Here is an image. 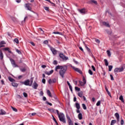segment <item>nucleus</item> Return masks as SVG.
<instances>
[{
  "instance_id": "37",
  "label": "nucleus",
  "mask_w": 125,
  "mask_h": 125,
  "mask_svg": "<svg viewBox=\"0 0 125 125\" xmlns=\"http://www.w3.org/2000/svg\"><path fill=\"white\" fill-rule=\"evenodd\" d=\"M83 91H81L78 93V96H79V97H83Z\"/></svg>"
},
{
  "instance_id": "15",
  "label": "nucleus",
  "mask_w": 125,
  "mask_h": 125,
  "mask_svg": "<svg viewBox=\"0 0 125 125\" xmlns=\"http://www.w3.org/2000/svg\"><path fill=\"white\" fill-rule=\"evenodd\" d=\"M103 24L104 26H105V27H108V28H110V27H111V26L110 25V24H109V23H108L106 21H103Z\"/></svg>"
},
{
  "instance_id": "16",
  "label": "nucleus",
  "mask_w": 125,
  "mask_h": 125,
  "mask_svg": "<svg viewBox=\"0 0 125 125\" xmlns=\"http://www.w3.org/2000/svg\"><path fill=\"white\" fill-rule=\"evenodd\" d=\"M53 72H54L53 70H51L49 71H45V75H47L48 76H50V75H51V74H52Z\"/></svg>"
},
{
  "instance_id": "52",
  "label": "nucleus",
  "mask_w": 125,
  "mask_h": 125,
  "mask_svg": "<svg viewBox=\"0 0 125 125\" xmlns=\"http://www.w3.org/2000/svg\"><path fill=\"white\" fill-rule=\"evenodd\" d=\"M29 43H30V44H31V45H33V46H35V45H36L35 44V43L33 42H30Z\"/></svg>"
},
{
  "instance_id": "44",
  "label": "nucleus",
  "mask_w": 125,
  "mask_h": 125,
  "mask_svg": "<svg viewBox=\"0 0 125 125\" xmlns=\"http://www.w3.org/2000/svg\"><path fill=\"white\" fill-rule=\"evenodd\" d=\"M75 90H77V91H80L81 90V88H79L77 86L75 87Z\"/></svg>"
},
{
  "instance_id": "14",
  "label": "nucleus",
  "mask_w": 125,
  "mask_h": 125,
  "mask_svg": "<svg viewBox=\"0 0 125 125\" xmlns=\"http://www.w3.org/2000/svg\"><path fill=\"white\" fill-rule=\"evenodd\" d=\"M52 34H54V35H60L61 36H65L64 34H62V32L59 31H55L52 33Z\"/></svg>"
},
{
  "instance_id": "45",
  "label": "nucleus",
  "mask_w": 125,
  "mask_h": 125,
  "mask_svg": "<svg viewBox=\"0 0 125 125\" xmlns=\"http://www.w3.org/2000/svg\"><path fill=\"white\" fill-rule=\"evenodd\" d=\"M73 62H74V63L76 64V65H78V64H79V62L76 61V59H73Z\"/></svg>"
},
{
  "instance_id": "40",
  "label": "nucleus",
  "mask_w": 125,
  "mask_h": 125,
  "mask_svg": "<svg viewBox=\"0 0 125 125\" xmlns=\"http://www.w3.org/2000/svg\"><path fill=\"white\" fill-rule=\"evenodd\" d=\"M82 106H83V109H84V110H86V106L85 105V104H83Z\"/></svg>"
},
{
  "instance_id": "49",
  "label": "nucleus",
  "mask_w": 125,
  "mask_h": 125,
  "mask_svg": "<svg viewBox=\"0 0 125 125\" xmlns=\"http://www.w3.org/2000/svg\"><path fill=\"white\" fill-rule=\"evenodd\" d=\"M91 68H92L93 71H96V69L95 68V66H94V65H91Z\"/></svg>"
},
{
  "instance_id": "31",
  "label": "nucleus",
  "mask_w": 125,
  "mask_h": 125,
  "mask_svg": "<svg viewBox=\"0 0 125 125\" xmlns=\"http://www.w3.org/2000/svg\"><path fill=\"white\" fill-rule=\"evenodd\" d=\"M120 100H121V101H122V102H123L124 103V102H125V101L124 100V98L123 97L122 95H121L120 98H119Z\"/></svg>"
},
{
  "instance_id": "30",
  "label": "nucleus",
  "mask_w": 125,
  "mask_h": 125,
  "mask_svg": "<svg viewBox=\"0 0 125 125\" xmlns=\"http://www.w3.org/2000/svg\"><path fill=\"white\" fill-rule=\"evenodd\" d=\"M1 50H3V51H8V50H9V48L8 47L3 48L1 49Z\"/></svg>"
},
{
  "instance_id": "61",
  "label": "nucleus",
  "mask_w": 125,
  "mask_h": 125,
  "mask_svg": "<svg viewBox=\"0 0 125 125\" xmlns=\"http://www.w3.org/2000/svg\"><path fill=\"white\" fill-rule=\"evenodd\" d=\"M106 92H107L108 95H109V96H110V97H111V93H110V91H106Z\"/></svg>"
},
{
  "instance_id": "56",
  "label": "nucleus",
  "mask_w": 125,
  "mask_h": 125,
  "mask_svg": "<svg viewBox=\"0 0 125 125\" xmlns=\"http://www.w3.org/2000/svg\"><path fill=\"white\" fill-rule=\"evenodd\" d=\"M79 49H80V50H81V51H82V52H84V51H83V47L82 46H80L79 47Z\"/></svg>"
},
{
  "instance_id": "27",
  "label": "nucleus",
  "mask_w": 125,
  "mask_h": 125,
  "mask_svg": "<svg viewBox=\"0 0 125 125\" xmlns=\"http://www.w3.org/2000/svg\"><path fill=\"white\" fill-rule=\"evenodd\" d=\"M78 119L79 120H83V114L82 113H79L78 114Z\"/></svg>"
},
{
  "instance_id": "41",
  "label": "nucleus",
  "mask_w": 125,
  "mask_h": 125,
  "mask_svg": "<svg viewBox=\"0 0 125 125\" xmlns=\"http://www.w3.org/2000/svg\"><path fill=\"white\" fill-rule=\"evenodd\" d=\"M88 73L90 75H91V76H92V75H93V72H92L91 69H89Z\"/></svg>"
},
{
  "instance_id": "39",
  "label": "nucleus",
  "mask_w": 125,
  "mask_h": 125,
  "mask_svg": "<svg viewBox=\"0 0 125 125\" xmlns=\"http://www.w3.org/2000/svg\"><path fill=\"white\" fill-rule=\"evenodd\" d=\"M16 52H17V53H18L19 54H21V50H20L19 49H16Z\"/></svg>"
},
{
  "instance_id": "28",
  "label": "nucleus",
  "mask_w": 125,
  "mask_h": 125,
  "mask_svg": "<svg viewBox=\"0 0 125 125\" xmlns=\"http://www.w3.org/2000/svg\"><path fill=\"white\" fill-rule=\"evenodd\" d=\"M68 124L69 125H73V122L71 120V118L70 117L68 118Z\"/></svg>"
},
{
  "instance_id": "6",
  "label": "nucleus",
  "mask_w": 125,
  "mask_h": 125,
  "mask_svg": "<svg viewBox=\"0 0 125 125\" xmlns=\"http://www.w3.org/2000/svg\"><path fill=\"white\" fill-rule=\"evenodd\" d=\"M9 60L10 61H11V63L13 66V67H14V68H16L17 67H18V65L16 64V62H15V61H14V60H13V59L9 57Z\"/></svg>"
},
{
  "instance_id": "62",
  "label": "nucleus",
  "mask_w": 125,
  "mask_h": 125,
  "mask_svg": "<svg viewBox=\"0 0 125 125\" xmlns=\"http://www.w3.org/2000/svg\"><path fill=\"white\" fill-rule=\"evenodd\" d=\"M124 120L122 119L121 121V125H124Z\"/></svg>"
},
{
  "instance_id": "1",
  "label": "nucleus",
  "mask_w": 125,
  "mask_h": 125,
  "mask_svg": "<svg viewBox=\"0 0 125 125\" xmlns=\"http://www.w3.org/2000/svg\"><path fill=\"white\" fill-rule=\"evenodd\" d=\"M68 65L66 64H64L63 65H58L55 67V71H57V70H60L59 71V74L61 77H62V78L63 79L64 78V75H65V73H66Z\"/></svg>"
},
{
  "instance_id": "29",
  "label": "nucleus",
  "mask_w": 125,
  "mask_h": 125,
  "mask_svg": "<svg viewBox=\"0 0 125 125\" xmlns=\"http://www.w3.org/2000/svg\"><path fill=\"white\" fill-rule=\"evenodd\" d=\"M116 123H117V121L115 120H112L111 122L110 125H114V124H116Z\"/></svg>"
},
{
  "instance_id": "51",
  "label": "nucleus",
  "mask_w": 125,
  "mask_h": 125,
  "mask_svg": "<svg viewBox=\"0 0 125 125\" xmlns=\"http://www.w3.org/2000/svg\"><path fill=\"white\" fill-rule=\"evenodd\" d=\"M11 108L13 111H14V112H17V109L15 108V107H13V106H11Z\"/></svg>"
},
{
  "instance_id": "3",
  "label": "nucleus",
  "mask_w": 125,
  "mask_h": 125,
  "mask_svg": "<svg viewBox=\"0 0 125 125\" xmlns=\"http://www.w3.org/2000/svg\"><path fill=\"white\" fill-rule=\"evenodd\" d=\"M50 110H51L52 112H53V113H57L60 122H62L63 124H66V119H65V115H64V114H63V113H59V111L58 110H55L53 109Z\"/></svg>"
},
{
  "instance_id": "7",
  "label": "nucleus",
  "mask_w": 125,
  "mask_h": 125,
  "mask_svg": "<svg viewBox=\"0 0 125 125\" xmlns=\"http://www.w3.org/2000/svg\"><path fill=\"white\" fill-rule=\"evenodd\" d=\"M78 12L82 15H84L86 14V9H85V8H84L82 9H78Z\"/></svg>"
},
{
  "instance_id": "23",
  "label": "nucleus",
  "mask_w": 125,
  "mask_h": 125,
  "mask_svg": "<svg viewBox=\"0 0 125 125\" xmlns=\"http://www.w3.org/2000/svg\"><path fill=\"white\" fill-rule=\"evenodd\" d=\"M47 94L50 97H52V95L51 94V92L49 90H47Z\"/></svg>"
},
{
  "instance_id": "55",
  "label": "nucleus",
  "mask_w": 125,
  "mask_h": 125,
  "mask_svg": "<svg viewBox=\"0 0 125 125\" xmlns=\"http://www.w3.org/2000/svg\"><path fill=\"white\" fill-rule=\"evenodd\" d=\"M23 96H24L25 97H28V94H27V93H26V92H23Z\"/></svg>"
},
{
  "instance_id": "50",
  "label": "nucleus",
  "mask_w": 125,
  "mask_h": 125,
  "mask_svg": "<svg viewBox=\"0 0 125 125\" xmlns=\"http://www.w3.org/2000/svg\"><path fill=\"white\" fill-rule=\"evenodd\" d=\"M91 2L94 3V4H97V1L95 0H91Z\"/></svg>"
},
{
  "instance_id": "60",
  "label": "nucleus",
  "mask_w": 125,
  "mask_h": 125,
  "mask_svg": "<svg viewBox=\"0 0 125 125\" xmlns=\"http://www.w3.org/2000/svg\"><path fill=\"white\" fill-rule=\"evenodd\" d=\"M42 68L43 69H44L45 68H46V65H44V64H42V66H41Z\"/></svg>"
},
{
  "instance_id": "48",
  "label": "nucleus",
  "mask_w": 125,
  "mask_h": 125,
  "mask_svg": "<svg viewBox=\"0 0 125 125\" xmlns=\"http://www.w3.org/2000/svg\"><path fill=\"white\" fill-rule=\"evenodd\" d=\"M43 43H44V44H48V41L47 40H45L43 41Z\"/></svg>"
},
{
  "instance_id": "19",
  "label": "nucleus",
  "mask_w": 125,
  "mask_h": 125,
  "mask_svg": "<svg viewBox=\"0 0 125 125\" xmlns=\"http://www.w3.org/2000/svg\"><path fill=\"white\" fill-rule=\"evenodd\" d=\"M115 116L116 117L118 122L120 121V115L118 113L115 114Z\"/></svg>"
},
{
  "instance_id": "18",
  "label": "nucleus",
  "mask_w": 125,
  "mask_h": 125,
  "mask_svg": "<svg viewBox=\"0 0 125 125\" xmlns=\"http://www.w3.org/2000/svg\"><path fill=\"white\" fill-rule=\"evenodd\" d=\"M84 45H85V48L86 49V50L88 51V52H91V50L87 46V45L85 44V43L83 42Z\"/></svg>"
},
{
  "instance_id": "34",
  "label": "nucleus",
  "mask_w": 125,
  "mask_h": 125,
  "mask_svg": "<svg viewBox=\"0 0 125 125\" xmlns=\"http://www.w3.org/2000/svg\"><path fill=\"white\" fill-rule=\"evenodd\" d=\"M119 73H121V72H123V71H124V67H119Z\"/></svg>"
},
{
  "instance_id": "42",
  "label": "nucleus",
  "mask_w": 125,
  "mask_h": 125,
  "mask_svg": "<svg viewBox=\"0 0 125 125\" xmlns=\"http://www.w3.org/2000/svg\"><path fill=\"white\" fill-rule=\"evenodd\" d=\"M58 63V62H57V61L56 60H54L53 62V65H57Z\"/></svg>"
},
{
  "instance_id": "36",
  "label": "nucleus",
  "mask_w": 125,
  "mask_h": 125,
  "mask_svg": "<svg viewBox=\"0 0 125 125\" xmlns=\"http://www.w3.org/2000/svg\"><path fill=\"white\" fill-rule=\"evenodd\" d=\"M114 73H115V74L116 73H120L119 71V68L118 67H116V68H115Z\"/></svg>"
},
{
  "instance_id": "25",
  "label": "nucleus",
  "mask_w": 125,
  "mask_h": 125,
  "mask_svg": "<svg viewBox=\"0 0 125 125\" xmlns=\"http://www.w3.org/2000/svg\"><path fill=\"white\" fill-rule=\"evenodd\" d=\"M106 53H107L108 57H111V51H110V50H107L106 51Z\"/></svg>"
},
{
  "instance_id": "54",
  "label": "nucleus",
  "mask_w": 125,
  "mask_h": 125,
  "mask_svg": "<svg viewBox=\"0 0 125 125\" xmlns=\"http://www.w3.org/2000/svg\"><path fill=\"white\" fill-rule=\"evenodd\" d=\"M3 65L4 66V69L6 70V71H8L7 70V68H6V66H5V65L4 64V62H3Z\"/></svg>"
},
{
  "instance_id": "53",
  "label": "nucleus",
  "mask_w": 125,
  "mask_h": 125,
  "mask_svg": "<svg viewBox=\"0 0 125 125\" xmlns=\"http://www.w3.org/2000/svg\"><path fill=\"white\" fill-rule=\"evenodd\" d=\"M26 68H21V72H26Z\"/></svg>"
},
{
  "instance_id": "64",
  "label": "nucleus",
  "mask_w": 125,
  "mask_h": 125,
  "mask_svg": "<svg viewBox=\"0 0 125 125\" xmlns=\"http://www.w3.org/2000/svg\"><path fill=\"white\" fill-rule=\"evenodd\" d=\"M42 83H45V79H43L42 80Z\"/></svg>"
},
{
  "instance_id": "2",
  "label": "nucleus",
  "mask_w": 125,
  "mask_h": 125,
  "mask_svg": "<svg viewBox=\"0 0 125 125\" xmlns=\"http://www.w3.org/2000/svg\"><path fill=\"white\" fill-rule=\"evenodd\" d=\"M50 110H51L52 112H53V113H57L60 122H62L63 124H66V119H65V115H64V114H63V113H59V111L58 110H55L53 109Z\"/></svg>"
},
{
  "instance_id": "46",
  "label": "nucleus",
  "mask_w": 125,
  "mask_h": 125,
  "mask_svg": "<svg viewBox=\"0 0 125 125\" xmlns=\"http://www.w3.org/2000/svg\"><path fill=\"white\" fill-rule=\"evenodd\" d=\"M53 121H55L56 125H58V123H57V121L56 120V119H55V118H54V116H53Z\"/></svg>"
},
{
  "instance_id": "57",
  "label": "nucleus",
  "mask_w": 125,
  "mask_h": 125,
  "mask_svg": "<svg viewBox=\"0 0 125 125\" xmlns=\"http://www.w3.org/2000/svg\"><path fill=\"white\" fill-rule=\"evenodd\" d=\"M46 104H48V105H49L50 106H52V104L48 102V101L46 102Z\"/></svg>"
},
{
  "instance_id": "35",
  "label": "nucleus",
  "mask_w": 125,
  "mask_h": 125,
  "mask_svg": "<svg viewBox=\"0 0 125 125\" xmlns=\"http://www.w3.org/2000/svg\"><path fill=\"white\" fill-rule=\"evenodd\" d=\"M14 42H16V43H19V40H18V39L17 38H15L14 40Z\"/></svg>"
},
{
  "instance_id": "32",
  "label": "nucleus",
  "mask_w": 125,
  "mask_h": 125,
  "mask_svg": "<svg viewBox=\"0 0 125 125\" xmlns=\"http://www.w3.org/2000/svg\"><path fill=\"white\" fill-rule=\"evenodd\" d=\"M43 8L45 10H46V11H48V12H49V7L44 6Z\"/></svg>"
},
{
  "instance_id": "20",
  "label": "nucleus",
  "mask_w": 125,
  "mask_h": 125,
  "mask_svg": "<svg viewBox=\"0 0 125 125\" xmlns=\"http://www.w3.org/2000/svg\"><path fill=\"white\" fill-rule=\"evenodd\" d=\"M0 60H3V53H2V51H0Z\"/></svg>"
},
{
  "instance_id": "33",
  "label": "nucleus",
  "mask_w": 125,
  "mask_h": 125,
  "mask_svg": "<svg viewBox=\"0 0 125 125\" xmlns=\"http://www.w3.org/2000/svg\"><path fill=\"white\" fill-rule=\"evenodd\" d=\"M112 69H113V65H108L109 72H111V71H112Z\"/></svg>"
},
{
  "instance_id": "21",
  "label": "nucleus",
  "mask_w": 125,
  "mask_h": 125,
  "mask_svg": "<svg viewBox=\"0 0 125 125\" xmlns=\"http://www.w3.org/2000/svg\"><path fill=\"white\" fill-rule=\"evenodd\" d=\"M6 112L3 109H0V115H6Z\"/></svg>"
},
{
  "instance_id": "13",
  "label": "nucleus",
  "mask_w": 125,
  "mask_h": 125,
  "mask_svg": "<svg viewBox=\"0 0 125 125\" xmlns=\"http://www.w3.org/2000/svg\"><path fill=\"white\" fill-rule=\"evenodd\" d=\"M74 71L76 72H77V73H79L81 75H82L83 74V71L80 68L76 67V68L74 69Z\"/></svg>"
},
{
  "instance_id": "63",
  "label": "nucleus",
  "mask_w": 125,
  "mask_h": 125,
  "mask_svg": "<svg viewBox=\"0 0 125 125\" xmlns=\"http://www.w3.org/2000/svg\"><path fill=\"white\" fill-rule=\"evenodd\" d=\"M69 89H70L71 91H73V88L70 85L69 86Z\"/></svg>"
},
{
  "instance_id": "4",
  "label": "nucleus",
  "mask_w": 125,
  "mask_h": 125,
  "mask_svg": "<svg viewBox=\"0 0 125 125\" xmlns=\"http://www.w3.org/2000/svg\"><path fill=\"white\" fill-rule=\"evenodd\" d=\"M33 79H31L30 80L27 79L24 82H21V83L22 84H24V85L28 86H32L33 85Z\"/></svg>"
},
{
  "instance_id": "10",
  "label": "nucleus",
  "mask_w": 125,
  "mask_h": 125,
  "mask_svg": "<svg viewBox=\"0 0 125 125\" xmlns=\"http://www.w3.org/2000/svg\"><path fill=\"white\" fill-rule=\"evenodd\" d=\"M38 86H39V84H38V83L36 82H34L32 85L33 88H34V89H37Z\"/></svg>"
},
{
  "instance_id": "24",
  "label": "nucleus",
  "mask_w": 125,
  "mask_h": 125,
  "mask_svg": "<svg viewBox=\"0 0 125 125\" xmlns=\"http://www.w3.org/2000/svg\"><path fill=\"white\" fill-rule=\"evenodd\" d=\"M104 61L105 66H109V62H108V60L107 59H105Z\"/></svg>"
},
{
  "instance_id": "9",
  "label": "nucleus",
  "mask_w": 125,
  "mask_h": 125,
  "mask_svg": "<svg viewBox=\"0 0 125 125\" xmlns=\"http://www.w3.org/2000/svg\"><path fill=\"white\" fill-rule=\"evenodd\" d=\"M79 83L81 86H83V85L86 83V80H85V79H83V82L79 81Z\"/></svg>"
},
{
  "instance_id": "12",
  "label": "nucleus",
  "mask_w": 125,
  "mask_h": 125,
  "mask_svg": "<svg viewBox=\"0 0 125 125\" xmlns=\"http://www.w3.org/2000/svg\"><path fill=\"white\" fill-rule=\"evenodd\" d=\"M50 50L52 52V53H53V55H56V54L57 53V50H56V49H55V48H54L53 47L51 48Z\"/></svg>"
},
{
  "instance_id": "8",
  "label": "nucleus",
  "mask_w": 125,
  "mask_h": 125,
  "mask_svg": "<svg viewBox=\"0 0 125 125\" xmlns=\"http://www.w3.org/2000/svg\"><path fill=\"white\" fill-rule=\"evenodd\" d=\"M48 83H49L50 84H51V83H56V79H50L48 81Z\"/></svg>"
},
{
  "instance_id": "58",
  "label": "nucleus",
  "mask_w": 125,
  "mask_h": 125,
  "mask_svg": "<svg viewBox=\"0 0 125 125\" xmlns=\"http://www.w3.org/2000/svg\"><path fill=\"white\" fill-rule=\"evenodd\" d=\"M95 42L97 43H100V40H99V39H96L95 40Z\"/></svg>"
},
{
  "instance_id": "47",
  "label": "nucleus",
  "mask_w": 125,
  "mask_h": 125,
  "mask_svg": "<svg viewBox=\"0 0 125 125\" xmlns=\"http://www.w3.org/2000/svg\"><path fill=\"white\" fill-rule=\"evenodd\" d=\"M100 104H101V102L99 101L96 104V106H100Z\"/></svg>"
},
{
  "instance_id": "43",
  "label": "nucleus",
  "mask_w": 125,
  "mask_h": 125,
  "mask_svg": "<svg viewBox=\"0 0 125 125\" xmlns=\"http://www.w3.org/2000/svg\"><path fill=\"white\" fill-rule=\"evenodd\" d=\"M0 44H6V42L4 41H2L0 42Z\"/></svg>"
},
{
  "instance_id": "5",
  "label": "nucleus",
  "mask_w": 125,
  "mask_h": 125,
  "mask_svg": "<svg viewBox=\"0 0 125 125\" xmlns=\"http://www.w3.org/2000/svg\"><path fill=\"white\" fill-rule=\"evenodd\" d=\"M59 56L61 59H62L63 62H66L67 60H69V57L64 55V54L62 53H60L59 55Z\"/></svg>"
},
{
  "instance_id": "38",
  "label": "nucleus",
  "mask_w": 125,
  "mask_h": 125,
  "mask_svg": "<svg viewBox=\"0 0 125 125\" xmlns=\"http://www.w3.org/2000/svg\"><path fill=\"white\" fill-rule=\"evenodd\" d=\"M27 18H28V17L27 16L24 17V20L21 21V24H24V23H25V21H26V19H27Z\"/></svg>"
},
{
  "instance_id": "17",
  "label": "nucleus",
  "mask_w": 125,
  "mask_h": 125,
  "mask_svg": "<svg viewBox=\"0 0 125 125\" xmlns=\"http://www.w3.org/2000/svg\"><path fill=\"white\" fill-rule=\"evenodd\" d=\"M31 79H38V75H37V73H33L31 75Z\"/></svg>"
},
{
  "instance_id": "26",
  "label": "nucleus",
  "mask_w": 125,
  "mask_h": 125,
  "mask_svg": "<svg viewBox=\"0 0 125 125\" xmlns=\"http://www.w3.org/2000/svg\"><path fill=\"white\" fill-rule=\"evenodd\" d=\"M12 86H14V87H17V86H18V84L17 83L13 82L12 83Z\"/></svg>"
},
{
  "instance_id": "59",
  "label": "nucleus",
  "mask_w": 125,
  "mask_h": 125,
  "mask_svg": "<svg viewBox=\"0 0 125 125\" xmlns=\"http://www.w3.org/2000/svg\"><path fill=\"white\" fill-rule=\"evenodd\" d=\"M70 66L71 68H72V69H73V70H75V69H76V67H75L74 66L72 65V64H70Z\"/></svg>"
},
{
  "instance_id": "22",
  "label": "nucleus",
  "mask_w": 125,
  "mask_h": 125,
  "mask_svg": "<svg viewBox=\"0 0 125 125\" xmlns=\"http://www.w3.org/2000/svg\"><path fill=\"white\" fill-rule=\"evenodd\" d=\"M76 107L78 110H80V108H81V106L80 105V104L76 103L75 104Z\"/></svg>"
},
{
  "instance_id": "11",
  "label": "nucleus",
  "mask_w": 125,
  "mask_h": 125,
  "mask_svg": "<svg viewBox=\"0 0 125 125\" xmlns=\"http://www.w3.org/2000/svg\"><path fill=\"white\" fill-rule=\"evenodd\" d=\"M30 4H31V3H26L25 5V8L27 9V10L31 11V10H32V8H31V7L30 6Z\"/></svg>"
}]
</instances>
